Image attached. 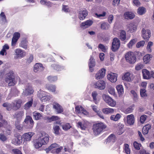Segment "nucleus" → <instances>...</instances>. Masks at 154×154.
Here are the masks:
<instances>
[{
	"mask_svg": "<svg viewBox=\"0 0 154 154\" xmlns=\"http://www.w3.org/2000/svg\"><path fill=\"white\" fill-rule=\"evenodd\" d=\"M3 106L6 107L7 110H11L12 108V104L8 103H5L3 104Z\"/></svg>",
	"mask_w": 154,
	"mask_h": 154,
	"instance_id": "obj_42",
	"label": "nucleus"
},
{
	"mask_svg": "<svg viewBox=\"0 0 154 154\" xmlns=\"http://www.w3.org/2000/svg\"><path fill=\"white\" fill-rule=\"evenodd\" d=\"M14 55L15 59H21L26 56V53L24 51L18 48L14 50Z\"/></svg>",
	"mask_w": 154,
	"mask_h": 154,
	"instance_id": "obj_4",
	"label": "nucleus"
},
{
	"mask_svg": "<svg viewBox=\"0 0 154 154\" xmlns=\"http://www.w3.org/2000/svg\"><path fill=\"white\" fill-rule=\"evenodd\" d=\"M116 139V137L113 134H112L106 139L107 142H110L112 141L114 142L115 141V140Z\"/></svg>",
	"mask_w": 154,
	"mask_h": 154,
	"instance_id": "obj_40",
	"label": "nucleus"
},
{
	"mask_svg": "<svg viewBox=\"0 0 154 154\" xmlns=\"http://www.w3.org/2000/svg\"><path fill=\"white\" fill-rule=\"evenodd\" d=\"M37 109L42 112H43L45 110V106L42 104H40L37 107Z\"/></svg>",
	"mask_w": 154,
	"mask_h": 154,
	"instance_id": "obj_61",
	"label": "nucleus"
},
{
	"mask_svg": "<svg viewBox=\"0 0 154 154\" xmlns=\"http://www.w3.org/2000/svg\"><path fill=\"white\" fill-rule=\"evenodd\" d=\"M13 74V73L12 72L11 73L9 72L7 74L6 76L5 81L8 83L9 86H14L16 83Z\"/></svg>",
	"mask_w": 154,
	"mask_h": 154,
	"instance_id": "obj_6",
	"label": "nucleus"
},
{
	"mask_svg": "<svg viewBox=\"0 0 154 154\" xmlns=\"http://www.w3.org/2000/svg\"><path fill=\"white\" fill-rule=\"evenodd\" d=\"M61 126L63 130L64 131H67L71 127V126L69 123H66L62 125Z\"/></svg>",
	"mask_w": 154,
	"mask_h": 154,
	"instance_id": "obj_43",
	"label": "nucleus"
},
{
	"mask_svg": "<svg viewBox=\"0 0 154 154\" xmlns=\"http://www.w3.org/2000/svg\"><path fill=\"white\" fill-rule=\"evenodd\" d=\"M145 43V42L144 41H141L138 42L136 45V47L137 48H139L141 47H143Z\"/></svg>",
	"mask_w": 154,
	"mask_h": 154,
	"instance_id": "obj_56",
	"label": "nucleus"
},
{
	"mask_svg": "<svg viewBox=\"0 0 154 154\" xmlns=\"http://www.w3.org/2000/svg\"><path fill=\"white\" fill-rule=\"evenodd\" d=\"M106 103L111 106H114L116 104V102L113 100L110 97L106 96Z\"/></svg>",
	"mask_w": 154,
	"mask_h": 154,
	"instance_id": "obj_28",
	"label": "nucleus"
},
{
	"mask_svg": "<svg viewBox=\"0 0 154 154\" xmlns=\"http://www.w3.org/2000/svg\"><path fill=\"white\" fill-rule=\"evenodd\" d=\"M12 151L14 154H22L21 151L17 149H13Z\"/></svg>",
	"mask_w": 154,
	"mask_h": 154,
	"instance_id": "obj_64",
	"label": "nucleus"
},
{
	"mask_svg": "<svg viewBox=\"0 0 154 154\" xmlns=\"http://www.w3.org/2000/svg\"><path fill=\"white\" fill-rule=\"evenodd\" d=\"M46 88L50 91L54 92L55 91L56 87L54 85L47 84L46 85Z\"/></svg>",
	"mask_w": 154,
	"mask_h": 154,
	"instance_id": "obj_34",
	"label": "nucleus"
},
{
	"mask_svg": "<svg viewBox=\"0 0 154 154\" xmlns=\"http://www.w3.org/2000/svg\"><path fill=\"white\" fill-rule=\"evenodd\" d=\"M44 69L41 63H36L34 67V70L35 72L42 71Z\"/></svg>",
	"mask_w": 154,
	"mask_h": 154,
	"instance_id": "obj_25",
	"label": "nucleus"
},
{
	"mask_svg": "<svg viewBox=\"0 0 154 154\" xmlns=\"http://www.w3.org/2000/svg\"><path fill=\"white\" fill-rule=\"evenodd\" d=\"M127 28L128 32L132 33L136 30L137 26L133 23H130L127 25Z\"/></svg>",
	"mask_w": 154,
	"mask_h": 154,
	"instance_id": "obj_29",
	"label": "nucleus"
},
{
	"mask_svg": "<svg viewBox=\"0 0 154 154\" xmlns=\"http://www.w3.org/2000/svg\"><path fill=\"white\" fill-rule=\"evenodd\" d=\"M116 89L119 95H122L124 92V88L122 85H119L117 86Z\"/></svg>",
	"mask_w": 154,
	"mask_h": 154,
	"instance_id": "obj_36",
	"label": "nucleus"
},
{
	"mask_svg": "<svg viewBox=\"0 0 154 154\" xmlns=\"http://www.w3.org/2000/svg\"><path fill=\"white\" fill-rule=\"evenodd\" d=\"M142 36L146 41H148L151 36V32L149 30H145L143 28L142 30Z\"/></svg>",
	"mask_w": 154,
	"mask_h": 154,
	"instance_id": "obj_15",
	"label": "nucleus"
},
{
	"mask_svg": "<svg viewBox=\"0 0 154 154\" xmlns=\"http://www.w3.org/2000/svg\"><path fill=\"white\" fill-rule=\"evenodd\" d=\"M122 79L127 81H130L131 80L130 73L127 72L125 73L124 76L122 77Z\"/></svg>",
	"mask_w": 154,
	"mask_h": 154,
	"instance_id": "obj_41",
	"label": "nucleus"
},
{
	"mask_svg": "<svg viewBox=\"0 0 154 154\" xmlns=\"http://www.w3.org/2000/svg\"><path fill=\"white\" fill-rule=\"evenodd\" d=\"M151 57H152L151 55L146 54L143 57V60L145 63H147L150 61Z\"/></svg>",
	"mask_w": 154,
	"mask_h": 154,
	"instance_id": "obj_39",
	"label": "nucleus"
},
{
	"mask_svg": "<svg viewBox=\"0 0 154 154\" xmlns=\"http://www.w3.org/2000/svg\"><path fill=\"white\" fill-rule=\"evenodd\" d=\"M22 142V137L20 135L15 136V138L13 139L12 141V143L15 145H20Z\"/></svg>",
	"mask_w": 154,
	"mask_h": 154,
	"instance_id": "obj_20",
	"label": "nucleus"
},
{
	"mask_svg": "<svg viewBox=\"0 0 154 154\" xmlns=\"http://www.w3.org/2000/svg\"><path fill=\"white\" fill-rule=\"evenodd\" d=\"M59 118L57 116H52L50 118V120L49 122H51L52 121H56L59 119Z\"/></svg>",
	"mask_w": 154,
	"mask_h": 154,
	"instance_id": "obj_59",
	"label": "nucleus"
},
{
	"mask_svg": "<svg viewBox=\"0 0 154 154\" xmlns=\"http://www.w3.org/2000/svg\"><path fill=\"white\" fill-rule=\"evenodd\" d=\"M153 44V42H148L146 47V49L148 52H151V47L152 46Z\"/></svg>",
	"mask_w": 154,
	"mask_h": 154,
	"instance_id": "obj_52",
	"label": "nucleus"
},
{
	"mask_svg": "<svg viewBox=\"0 0 154 154\" xmlns=\"http://www.w3.org/2000/svg\"><path fill=\"white\" fill-rule=\"evenodd\" d=\"M146 91L144 89H141L140 90V94L141 96L142 97H146L147 94L146 93Z\"/></svg>",
	"mask_w": 154,
	"mask_h": 154,
	"instance_id": "obj_50",
	"label": "nucleus"
},
{
	"mask_svg": "<svg viewBox=\"0 0 154 154\" xmlns=\"http://www.w3.org/2000/svg\"><path fill=\"white\" fill-rule=\"evenodd\" d=\"M124 16L125 19H132L135 17V15L131 12H126L124 14Z\"/></svg>",
	"mask_w": 154,
	"mask_h": 154,
	"instance_id": "obj_27",
	"label": "nucleus"
},
{
	"mask_svg": "<svg viewBox=\"0 0 154 154\" xmlns=\"http://www.w3.org/2000/svg\"><path fill=\"white\" fill-rule=\"evenodd\" d=\"M33 114V117L35 120L41 119L42 116L41 113L36 111L34 112Z\"/></svg>",
	"mask_w": 154,
	"mask_h": 154,
	"instance_id": "obj_35",
	"label": "nucleus"
},
{
	"mask_svg": "<svg viewBox=\"0 0 154 154\" xmlns=\"http://www.w3.org/2000/svg\"><path fill=\"white\" fill-rule=\"evenodd\" d=\"M97 95L98 94L96 91H94L92 93L91 95L93 98V100L94 102V103L96 104H97Z\"/></svg>",
	"mask_w": 154,
	"mask_h": 154,
	"instance_id": "obj_44",
	"label": "nucleus"
},
{
	"mask_svg": "<svg viewBox=\"0 0 154 154\" xmlns=\"http://www.w3.org/2000/svg\"><path fill=\"white\" fill-rule=\"evenodd\" d=\"M119 38L122 41L125 40L126 38V32L124 30H122L120 33Z\"/></svg>",
	"mask_w": 154,
	"mask_h": 154,
	"instance_id": "obj_46",
	"label": "nucleus"
},
{
	"mask_svg": "<svg viewBox=\"0 0 154 154\" xmlns=\"http://www.w3.org/2000/svg\"><path fill=\"white\" fill-rule=\"evenodd\" d=\"M104 126L102 122L94 125L93 130L94 134L97 135L100 133L103 130Z\"/></svg>",
	"mask_w": 154,
	"mask_h": 154,
	"instance_id": "obj_3",
	"label": "nucleus"
},
{
	"mask_svg": "<svg viewBox=\"0 0 154 154\" xmlns=\"http://www.w3.org/2000/svg\"><path fill=\"white\" fill-rule=\"evenodd\" d=\"M28 42L26 40L22 41L19 45V46L25 49L27 48Z\"/></svg>",
	"mask_w": 154,
	"mask_h": 154,
	"instance_id": "obj_38",
	"label": "nucleus"
},
{
	"mask_svg": "<svg viewBox=\"0 0 154 154\" xmlns=\"http://www.w3.org/2000/svg\"><path fill=\"white\" fill-rule=\"evenodd\" d=\"M120 43L118 38H115L113 39L111 48L112 51H116L118 50L120 47Z\"/></svg>",
	"mask_w": 154,
	"mask_h": 154,
	"instance_id": "obj_7",
	"label": "nucleus"
},
{
	"mask_svg": "<svg viewBox=\"0 0 154 154\" xmlns=\"http://www.w3.org/2000/svg\"><path fill=\"white\" fill-rule=\"evenodd\" d=\"M125 57L126 61L130 63L133 64L136 61V57L132 52H128L125 54Z\"/></svg>",
	"mask_w": 154,
	"mask_h": 154,
	"instance_id": "obj_5",
	"label": "nucleus"
},
{
	"mask_svg": "<svg viewBox=\"0 0 154 154\" xmlns=\"http://www.w3.org/2000/svg\"><path fill=\"white\" fill-rule=\"evenodd\" d=\"M146 9L143 7H139L137 10L138 13L140 15L144 14L146 12Z\"/></svg>",
	"mask_w": 154,
	"mask_h": 154,
	"instance_id": "obj_45",
	"label": "nucleus"
},
{
	"mask_svg": "<svg viewBox=\"0 0 154 154\" xmlns=\"http://www.w3.org/2000/svg\"><path fill=\"white\" fill-rule=\"evenodd\" d=\"M33 99L31 98V100L27 102L24 105V109L26 110L29 109L32 106L33 103Z\"/></svg>",
	"mask_w": 154,
	"mask_h": 154,
	"instance_id": "obj_33",
	"label": "nucleus"
},
{
	"mask_svg": "<svg viewBox=\"0 0 154 154\" xmlns=\"http://www.w3.org/2000/svg\"><path fill=\"white\" fill-rule=\"evenodd\" d=\"M134 122V118L133 114L128 115L127 116V123L130 125H132Z\"/></svg>",
	"mask_w": 154,
	"mask_h": 154,
	"instance_id": "obj_26",
	"label": "nucleus"
},
{
	"mask_svg": "<svg viewBox=\"0 0 154 154\" xmlns=\"http://www.w3.org/2000/svg\"><path fill=\"white\" fill-rule=\"evenodd\" d=\"M0 17L2 21L4 22H6V16L3 12H2L0 14Z\"/></svg>",
	"mask_w": 154,
	"mask_h": 154,
	"instance_id": "obj_53",
	"label": "nucleus"
},
{
	"mask_svg": "<svg viewBox=\"0 0 154 154\" xmlns=\"http://www.w3.org/2000/svg\"><path fill=\"white\" fill-rule=\"evenodd\" d=\"M137 41L135 39L131 40L128 44V47L129 48H131L134 45L136 42Z\"/></svg>",
	"mask_w": 154,
	"mask_h": 154,
	"instance_id": "obj_57",
	"label": "nucleus"
},
{
	"mask_svg": "<svg viewBox=\"0 0 154 154\" xmlns=\"http://www.w3.org/2000/svg\"><path fill=\"white\" fill-rule=\"evenodd\" d=\"M62 10L65 12H68L70 11V9L67 5H63Z\"/></svg>",
	"mask_w": 154,
	"mask_h": 154,
	"instance_id": "obj_60",
	"label": "nucleus"
},
{
	"mask_svg": "<svg viewBox=\"0 0 154 154\" xmlns=\"http://www.w3.org/2000/svg\"><path fill=\"white\" fill-rule=\"evenodd\" d=\"M34 134V133L33 132H29L24 134L22 137V138L24 142L29 141L31 140L32 137Z\"/></svg>",
	"mask_w": 154,
	"mask_h": 154,
	"instance_id": "obj_13",
	"label": "nucleus"
},
{
	"mask_svg": "<svg viewBox=\"0 0 154 154\" xmlns=\"http://www.w3.org/2000/svg\"><path fill=\"white\" fill-rule=\"evenodd\" d=\"M106 12H103L101 14H98L97 13H95V14L94 16L97 18L100 19H102V17H105L106 15Z\"/></svg>",
	"mask_w": 154,
	"mask_h": 154,
	"instance_id": "obj_47",
	"label": "nucleus"
},
{
	"mask_svg": "<svg viewBox=\"0 0 154 154\" xmlns=\"http://www.w3.org/2000/svg\"><path fill=\"white\" fill-rule=\"evenodd\" d=\"M95 62L93 57L91 56L89 60L88 65L89 67V71L91 72L94 71L93 67L95 66Z\"/></svg>",
	"mask_w": 154,
	"mask_h": 154,
	"instance_id": "obj_22",
	"label": "nucleus"
},
{
	"mask_svg": "<svg viewBox=\"0 0 154 154\" xmlns=\"http://www.w3.org/2000/svg\"><path fill=\"white\" fill-rule=\"evenodd\" d=\"M94 86L95 88L102 90L105 89L106 87L105 82L104 81L101 80L95 83Z\"/></svg>",
	"mask_w": 154,
	"mask_h": 154,
	"instance_id": "obj_14",
	"label": "nucleus"
},
{
	"mask_svg": "<svg viewBox=\"0 0 154 154\" xmlns=\"http://www.w3.org/2000/svg\"><path fill=\"white\" fill-rule=\"evenodd\" d=\"M48 79L49 81L52 82L57 80V76H50L48 77Z\"/></svg>",
	"mask_w": 154,
	"mask_h": 154,
	"instance_id": "obj_54",
	"label": "nucleus"
},
{
	"mask_svg": "<svg viewBox=\"0 0 154 154\" xmlns=\"http://www.w3.org/2000/svg\"><path fill=\"white\" fill-rule=\"evenodd\" d=\"M33 91V90L30 85L28 84L26 86L25 90L22 93V95L24 96L29 95L32 94Z\"/></svg>",
	"mask_w": 154,
	"mask_h": 154,
	"instance_id": "obj_8",
	"label": "nucleus"
},
{
	"mask_svg": "<svg viewBox=\"0 0 154 154\" xmlns=\"http://www.w3.org/2000/svg\"><path fill=\"white\" fill-rule=\"evenodd\" d=\"M89 122L87 121L83 120L77 123V126L78 128H80L82 130H85L87 128Z\"/></svg>",
	"mask_w": 154,
	"mask_h": 154,
	"instance_id": "obj_9",
	"label": "nucleus"
},
{
	"mask_svg": "<svg viewBox=\"0 0 154 154\" xmlns=\"http://www.w3.org/2000/svg\"><path fill=\"white\" fill-rule=\"evenodd\" d=\"M117 75L113 73H110L107 75V79L112 83L115 82L117 80Z\"/></svg>",
	"mask_w": 154,
	"mask_h": 154,
	"instance_id": "obj_18",
	"label": "nucleus"
},
{
	"mask_svg": "<svg viewBox=\"0 0 154 154\" xmlns=\"http://www.w3.org/2000/svg\"><path fill=\"white\" fill-rule=\"evenodd\" d=\"M63 149V147L62 146H60L59 147H58L55 150H54L53 151V153H58L61 152V150Z\"/></svg>",
	"mask_w": 154,
	"mask_h": 154,
	"instance_id": "obj_58",
	"label": "nucleus"
},
{
	"mask_svg": "<svg viewBox=\"0 0 154 154\" xmlns=\"http://www.w3.org/2000/svg\"><path fill=\"white\" fill-rule=\"evenodd\" d=\"M76 112L78 114H83L86 116L89 115L88 112L80 106H77L75 107Z\"/></svg>",
	"mask_w": 154,
	"mask_h": 154,
	"instance_id": "obj_12",
	"label": "nucleus"
},
{
	"mask_svg": "<svg viewBox=\"0 0 154 154\" xmlns=\"http://www.w3.org/2000/svg\"><path fill=\"white\" fill-rule=\"evenodd\" d=\"M93 23V21L90 20H88L82 23L80 25V27L83 29H85L91 26Z\"/></svg>",
	"mask_w": 154,
	"mask_h": 154,
	"instance_id": "obj_17",
	"label": "nucleus"
},
{
	"mask_svg": "<svg viewBox=\"0 0 154 154\" xmlns=\"http://www.w3.org/2000/svg\"><path fill=\"white\" fill-rule=\"evenodd\" d=\"M24 115L23 111H19L16 112L14 115V117L17 119V121H20L21 119Z\"/></svg>",
	"mask_w": 154,
	"mask_h": 154,
	"instance_id": "obj_30",
	"label": "nucleus"
},
{
	"mask_svg": "<svg viewBox=\"0 0 154 154\" xmlns=\"http://www.w3.org/2000/svg\"><path fill=\"white\" fill-rule=\"evenodd\" d=\"M49 140L48 135L45 132L41 133L38 139L33 141V146L36 149H38L43 145L47 144Z\"/></svg>",
	"mask_w": 154,
	"mask_h": 154,
	"instance_id": "obj_1",
	"label": "nucleus"
},
{
	"mask_svg": "<svg viewBox=\"0 0 154 154\" xmlns=\"http://www.w3.org/2000/svg\"><path fill=\"white\" fill-rule=\"evenodd\" d=\"M52 66L54 67V69L58 71L60 70L61 69L60 66L58 65H53Z\"/></svg>",
	"mask_w": 154,
	"mask_h": 154,
	"instance_id": "obj_63",
	"label": "nucleus"
},
{
	"mask_svg": "<svg viewBox=\"0 0 154 154\" xmlns=\"http://www.w3.org/2000/svg\"><path fill=\"white\" fill-rule=\"evenodd\" d=\"M106 74V69L104 68H102L96 74L95 79L98 80L102 79L104 77Z\"/></svg>",
	"mask_w": 154,
	"mask_h": 154,
	"instance_id": "obj_11",
	"label": "nucleus"
},
{
	"mask_svg": "<svg viewBox=\"0 0 154 154\" xmlns=\"http://www.w3.org/2000/svg\"><path fill=\"white\" fill-rule=\"evenodd\" d=\"M108 91L109 94L112 95H114L115 92L114 89L111 86L108 87Z\"/></svg>",
	"mask_w": 154,
	"mask_h": 154,
	"instance_id": "obj_51",
	"label": "nucleus"
},
{
	"mask_svg": "<svg viewBox=\"0 0 154 154\" xmlns=\"http://www.w3.org/2000/svg\"><path fill=\"white\" fill-rule=\"evenodd\" d=\"M53 108L57 114L61 113L63 111L62 107L58 103L56 102L53 103Z\"/></svg>",
	"mask_w": 154,
	"mask_h": 154,
	"instance_id": "obj_10",
	"label": "nucleus"
},
{
	"mask_svg": "<svg viewBox=\"0 0 154 154\" xmlns=\"http://www.w3.org/2000/svg\"><path fill=\"white\" fill-rule=\"evenodd\" d=\"M151 128V126L149 124H147L143 127V128L142 132L143 134H147L148 131Z\"/></svg>",
	"mask_w": 154,
	"mask_h": 154,
	"instance_id": "obj_32",
	"label": "nucleus"
},
{
	"mask_svg": "<svg viewBox=\"0 0 154 154\" xmlns=\"http://www.w3.org/2000/svg\"><path fill=\"white\" fill-rule=\"evenodd\" d=\"M60 129L59 126L57 125H54L53 127V132L56 135H58L59 134Z\"/></svg>",
	"mask_w": 154,
	"mask_h": 154,
	"instance_id": "obj_37",
	"label": "nucleus"
},
{
	"mask_svg": "<svg viewBox=\"0 0 154 154\" xmlns=\"http://www.w3.org/2000/svg\"><path fill=\"white\" fill-rule=\"evenodd\" d=\"M59 146L57 144L54 143L51 144L46 150L47 151L48 150L51 151V152L53 153V151L55 150Z\"/></svg>",
	"mask_w": 154,
	"mask_h": 154,
	"instance_id": "obj_31",
	"label": "nucleus"
},
{
	"mask_svg": "<svg viewBox=\"0 0 154 154\" xmlns=\"http://www.w3.org/2000/svg\"><path fill=\"white\" fill-rule=\"evenodd\" d=\"M22 101L20 100H14L12 103L13 109L17 110L20 108Z\"/></svg>",
	"mask_w": 154,
	"mask_h": 154,
	"instance_id": "obj_16",
	"label": "nucleus"
},
{
	"mask_svg": "<svg viewBox=\"0 0 154 154\" xmlns=\"http://www.w3.org/2000/svg\"><path fill=\"white\" fill-rule=\"evenodd\" d=\"M20 36V34L18 32H15L12 38L11 42V45L12 46H14L18 40Z\"/></svg>",
	"mask_w": 154,
	"mask_h": 154,
	"instance_id": "obj_19",
	"label": "nucleus"
},
{
	"mask_svg": "<svg viewBox=\"0 0 154 154\" xmlns=\"http://www.w3.org/2000/svg\"><path fill=\"white\" fill-rule=\"evenodd\" d=\"M133 109L132 107L131 106L127 108L125 111V113H128L131 112Z\"/></svg>",
	"mask_w": 154,
	"mask_h": 154,
	"instance_id": "obj_62",
	"label": "nucleus"
},
{
	"mask_svg": "<svg viewBox=\"0 0 154 154\" xmlns=\"http://www.w3.org/2000/svg\"><path fill=\"white\" fill-rule=\"evenodd\" d=\"M125 152L127 154H130V149L129 148V145L127 144H126L125 145Z\"/></svg>",
	"mask_w": 154,
	"mask_h": 154,
	"instance_id": "obj_55",
	"label": "nucleus"
},
{
	"mask_svg": "<svg viewBox=\"0 0 154 154\" xmlns=\"http://www.w3.org/2000/svg\"><path fill=\"white\" fill-rule=\"evenodd\" d=\"M88 14L86 10H81L79 12V17L81 20H84Z\"/></svg>",
	"mask_w": 154,
	"mask_h": 154,
	"instance_id": "obj_23",
	"label": "nucleus"
},
{
	"mask_svg": "<svg viewBox=\"0 0 154 154\" xmlns=\"http://www.w3.org/2000/svg\"><path fill=\"white\" fill-rule=\"evenodd\" d=\"M152 72H153V71L151 72L150 73L146 69H144L142 70V74L143 78L144 79H148L152 77L151 75Z\"/></svg>",
	"mask_w": 154,
	"mask_h": 154,
	"instance_id": "obj_24",
	"label": "nucleus"
},
{
	"mask_svg": "<svg viewBox=\"0 0 154 154\" xmlns=\"http://www.w3.org/2000/svg\"><path fill=\"white\" fill-rule=\"evenodd\" d=\"M24 122L26 124L29 123V125L28 128H32L33 126L34 123L32 118L30 116H27L24 121Z\"/></svg>",
	"mask_w": 154,
	"mask_h": 154,
	"instance_id": "obj_21",
	"label": "nucleus"
},
{
	"mask_svg": "<svg viewBox=\"0 0 154 154\" xmlns=\"http://www.w3.org/2000/svg\"><path fill=\"white\" fill-rule=\"evenodd\" d=\"M20 122L18 121H16L15 122V126L19 130H21L23 128V125L20 124Z\"/></svg>",
	"mask_w": 154,
	"mask_h": 154,
	"instance_id": "obj_49",
	"label": "nucleus"
},
{
	"mask_svg": "<svg viewBox=\"0 0 154 154\" xmlns=\"http://www.w3.org/2000/svg\"><path fill=\"white\" fill-rule=\"evenodd\" d=\"M37 96L42 102L49 100L52 97V96L50 94L41 90L38 91Z\"/></svg>",
	"mask_w": 154,
	"mask_h": 154,
	"instance_id": "obj_2",
	"label": "nucleus"
},
{
	"mask_svg": "<svg viewBox=\"0 0 154 154\" xmlns=\"http://www.w3.org/2000/svg\"><path fill=\"white\" fill-rule=\"evenodd\" d=\"M134 146V148L137 150H139L140 149V147L141 146V144L139 143L137 141H134L133 143Z\"/></svg>",
	"mask_w": 154,
	"mask_h": 154,
	"instance_id": "obj_48",
	"label": "nucleus"
}]
</instances>
